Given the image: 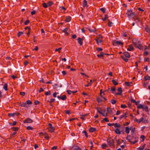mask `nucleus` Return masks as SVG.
Listing matches in <instances>:
<instances>
[{
  "mask_svg": "<svg viewBox=\"0 0 150 150\" xmlns=\"http://www.w3.org/2000/svg\"><path fill=\"white\" fill-rule=\"evenodd\" d=\"M71 18L69 16H67L66 18V19L65 20L66 22H69L71 20Z\"/></svg>",
  "mask_w": 150,
  "mask_h": 150,
  "instance_id": "obj_14",
  "label": "nucleus"
},
{
  "mask_svg": "<svg viewBox=\"0 0 150 150\" xmlns=\"http://www.w3.org/2000/svg\"><path fill=\"white\" fill-rule=\"evenodd\" d=\"M49 127L48 129L49 132L52 133L54 131V127L52 126V124L49 123Z\"/></svg>",
  "mask_w": 150,
  "mask_h": 150,
  "instance_id": "obj_6",
  "label": "nucleus"
},
{
  "mask_svg": "<svg viewBox=\"0 0 150 150\" xmlns=\"http://www.w3.org/2000/svg\"><path fill=\"white\" fill-rule=\"evenodd\" d=\"M117 91L119 92L118 93H115V95L117 96L118 95H122V88L121 87L118 88Z\"/></svg>",
  "mask_w": 150,
  "mask_h": 150,
  "instance_id": "obj_7",
  "label": "nucleus"
},
{
  "mask_svg": "<svg viewBox=\"0 0 150 150\" xmlns=\"http://www.w3.org/2000/svg\"><path fill=\"white\" fill-rule=\"evenodd\" d=\"M100 10L103 13H104L105 12L106 9L103 8H102L100 9Z\"/></svg>",
  "mask_w": 150,
  "mask_h": 150,
  "instance_id": "obj_35",
  "label": "nucleus"
},
{
  "mask_svg": "<svg viewBox=\"0 0 150 150\" xmlns=\"http://www.w3.org/2000/svg\"><path fill=\"white\" fill-rule=\"evenodd\" d=\"M53 4V2L52 1H49L47 3L48 6H50Z\"/></svg>",
  "mask_w": 150,
  "mask_h": 150,
  "instance_id": "obj_31",
  "label": "nucleus"
},
{
  "mask_svg": "<svg viewBox=\"0 0 150 150\" xmlns=\"http://www.w3.org/2000/svg\"><path fill=\"white\" fill-rule=\"evenodd\" d=\"M68 28H65L63 30L62 32L64 33H65L66 35H69L67 31L68 30Z\"/></svg>",
  "mask_w": 150,
  "mask_h": 150,
  "instance_id": "obj_21",
  "label": "nucleus"
},
{
  "mask_svg": "<svg viewBox=\"0 0 150 150\" xmlns=\"http://www.w3.org/2000/svg\"><path fill=\"white\" fill-rule=\"evenodd\" d=\"M83 6L84 8L87 7H88L87 2L86 0H83Z\"/></svg>",
  "mask_w": 150,
  "mask_h": 150,
  "instance_id": "obj_12",
  "label": "nucleus"
},
{
  "mask_svg": "<svg viewBox=\"0 0 150 150\" xmlns=\"http://www.w3.org/2000/svg\"><path fill=\"white\" fill-rule=\"evenodd\" d=\"M88 30L90 32H93L95 33L97 30L96 29L95 27H92V28H89L88 29Z\"/></svg>",
  "mask_w": 150,
  "mask_h": 150,
  "instance_id": "obj_13",
  "label": "nucleus"
},
{
  "mask_svg": "<svg viewBox=\"0 0 150 150\" xmlns=\"http://www.w3.org/2000/svg\"><path fill=\"white\" fill-rule=\"evenodd\" d=\"M103 49L102 48L100 47H98L97 49V50L98 51V52H99V51H101L103 50Z\"/></svg>",
  "mask_w": 150,
  "mask_h": 150,
  "instance_id": "obj_52",
  "label": "nucleus"
},
{
  "mask_svg": "<svg viewBox=\"0 0 150 150\" xmlns=\"http://www.w3.org/2000/svg\"><path fill=\"white\" fill-rule=\"evenodd\" d=\"M61 49H62L61 47H59V48H58V49L57 48L55 49V51L56 52L58 51L60 53V50Z\"/></svg>",
  "mask_w": 150,
  "mask_h": 150,
  "instance_id": "obj_49",
  "label": "nucleus"
},
{
  "mask_svg": "<svg viewBox=\"0 0 150 150\" xmlns=\"http://www.w3.org/2000/svg\"><path fill=\"white\" fill-rule=\"evenodd\" d=\"M130 129L131 130V132L132 135H133L134 134V132L135 131V128H130Z\"/></svg>",
  "mask_w": 150,
  "mask_h": 150,
  "instance_id": "obj_36",
  "label": "nucleus"
},
{
  "mask_svg": "<svg viewBox=\"0 0 150 150\" xmlns=\"http://www.w3.org/2000/svg\"><path fill=\"white\" fill-rule=\"evenodd\" d=\"M27 129L28 130H29L32 129H33V128L30 126H28L27 127Z\"/></svg>",
  "mask_w": 150,
  "mask_h": 150,
  "instance_id": "obj_57",
  "label": "nucleus"
},
{
  "mask_svg": "<svg viewBox=\"0 0 150 150\" xmlns=\"http://www.w3.org/2000/svg\"><path fill=\"white\" fill-rule=\"evenodd\" d=\"M107 110L108 113L111 115H113L115 112V110L114 108H111L109 107L107 108Z\"/></svg>",
  "mask_w": 150,
  "mask_h": 150,
  "instance_id": "obj_4",
  "label": "nucleus"
},
{
  "mask_svg": "<svg viewBox=\"0 0 150 150\" xmlns=\"http://www.w3.org/2000/svg\"><path fill=\"white\" fill-rule=\"evenodd\" d=\"M108 25L109 27L112 26V25L113 23L110 21L109 19H108Z\"/></svg>",
  "mask_w": 150,
  "mask_h": 150,
  "instance_id": "obj_28",
  "label": "nucleus"
},
{
  "mask_svg": "<svg viewBox=\"0 0 150 150\" xmlns=\"http://www.w3.org/2000/svg\"><path fill=\"white\" fill-rule=\"evenodd\" d=\"M62 73L63 74V75L64 76H65L66 75V74H67V73H66V71H62Z\"/></svg>",
  "mask_w": 150,
  "mask_h": 150,
  "instance_id": "obj_60",
  "label": "nucleus"
},
{
  "mask_svg": "<svg viewBox=\"0 0 150 150\" xmlns=\"http://www.w3.org/2000/svg\"><path fill=\"white\" fill-rule=\"evenodd\" d=\"M45 138L46 139H49V137L48 136L47 133H45Z\"/></svg>",
  "mask_w": 150,
  "mask_h": 150,
  "instance_id": "obj_50",
  "label": "nucleus"
},
{
  "mask_svg": "<svg viewBox=\"0 0 150 150\" xmlns=\"http://www.w3.org/2000/svg\"><path fill=\"white\" fill-rule=\"evenodd\" d=\"M113 126H114L115 127H120V125L118 123H114Z\"/></svg>",
  "mask_w": 150,
  "mask_h": 150,
  "instance_id": "obj_26",
  "label": "nucleus"
},
{
  "mask_svg": "<svg viewBox=\"0 0 150 150\" xmlns=\"http://www.w3.org/2000/svg\"><path fill=\"white\" fill-rule=\"evenodd\" d=\"M144 109H143V110H144L146 111L147 112L148 111V107L147 106H145L144 105Z\"/></svg>",
  "mask_w": 150,
  "mask_h": 150,
  "instance_id": "obj_42",
  "label": "nucleus"
},
{
  "mask_svg": "<svg viewBox=\"0 0 150 150\" xmlns=\"http://www.w3.org/2000/svg\"><path fill=\"white\" fill-rule=\"evenodd\" d=\"M15 115L14 113H9L8 114V115L9 116L13 117Z\"/></svg>",
  "mask_w": 150,
  "mask_h": 150,
  "instance_id": "obj_53",
  "label": "nucleus"
},
{
  "mask_svg": "<svg viewBox=\"0 0 150 150\" xmlns=\"http://www.w3.org/2000/svg\"><path fill=\"white\" fill-rule=\"evenodd\" d=\"M32 122V120L30 118H28L25 120L23 121L24 123H30Z\"/></svg>",
  "mask_w": 150,
  "mask_h": 150,
  "instance_id": "obj_10",
  "label": "nucleus"
},
{
  "mask_svg": "<svg viewBox=\"0 0 150 150\" xmlns=\"http://www.w3.org/2000/svg\"><path fill=\"white\" fill-rule=\"evenodd\" d=\"M3 88L6 91L8 90V85L7 84L5 83L4 84Z\"/></svg>",
  "mask_w": 150,
  "mask_h": 150,
  "instance_id": "obj_24",
  "label": "nucleus"
},
{
  "mask_svg": "<svg viewBox=\"0 0 150 150\" xmlns=\"http://www.w3.org/2000/svg\"><path fill=\"white\" fill-rule=\"evenodd\" d=\"M29 104H21V105H20L21 106L27 108L29 107Z\"/></svg>",
  "mask_w": 150,
  "mask_h": 150,
  "instance_id": "obj_20",
  "label": "nucleus"
},
{
  "mask_svg": "<svg viewBox=\"0 0 150 150\" xmlns=\"http://www.w3.org/2000/svg\"><path fill=\"white\" fill-rule=\"evenodd\" d=\"M106 54L105 53H104V52H100V57H103L102 58H103V57L104 55V54Z\"/></svg>",
  "mask_w": 150,
  "mask_h": 150,
  "instance_id": "obj_40",
  "label": "nucleus"
},
{
  "mask_svg": "<svg viewBox=\"0 0 150 150\" xmlns=\"http://www.w3.org/2000/svg\"><path fill=\"white\" fill-rule=\"evenodd\" d=\"M127 107V106L124 104H122L121 105V107L123 108H125Z\"/></svg>",
  "mask_w": 150,
  "mask_h": 150,
  "instance_id": "obj_64",
  "label": "nucleus"
},
{
  "mask_svg": "<svg viewBox=\"0 0 150 150\" xmlns=\"http://www.w3.org/2000/svg\"><path fill=\"white\" fill-rule=\"evenodd\" d=\"M116 100L114 99H112L111 100V103H116Z\"/></svg>",
  "mask_w": 150,
  "mask_h": 150,
  "instance_id": "obj_51",
  "label": "nucleus"
},
{
  "mask_svg": "<svg viewBox=\"0 0 150 150\" xmlns=\"http://www.w3.org/2000/svg\"><path fill=\"white\" fill-rule=\"evenodd\" d=\"M129 100L131 102H132V103H136V101L135 100H134L132 98H130L129 99Z\"/></svg>",
  "mask_w": 150,
  "mask_h": 150,
  "instance_id": "obj_30",
  "label": "nucleus"
},
{
  "mask_svg": "<svg viewBox=\"0 0 150 150\" xmlns=\"http://www.w3.org/2000/svg\"><path fill=\"white\" fill-rule=\"evenodd\" d=\"M127 114H128V113L127 112H125L123 115H121L119 117V119H121L122 118H124V117L126 118V117H127Z\"/></svg>",
  "mask_w": 150,
  "mask_h": 150,
  "instance_id": "obj_8",
  "label": "nucleus"
},
{
  "mask_svg": "<svg viewBox=\"0 0 150 150\" xmlns=\"http://www.w3.org/2000/svg\"><path fill=\"white\" fill-rule=\"evenodd\" d=\"M121 58L124 60L125 62H127L128 61V59L127 58H125L123 56H121Z\"/></svg>",
  "mask_w": 150,
  "mask_h": 150,
  "instance_id": "obj_33",
  "label": "nucleus"
},
{
  "mask_svg": "<svg viewBox=\"0 0 150 150\" xmlns=\"http://www.w3.org/2000/svg\"><path fill=\"white\" fill-rule=\"evenodd\" d=\"M146 31L147 33H150V28H148V26L147 25L145 28Z\"/></svg>",
  "mask_w": 150,
  "mask_h": 150,
  "instance_id": "obj_32",
  "label": "nucleus"
},
{
  "mask_svg": "<svg viewBox=\"0 0 150 150\" xmlns=\"http://www.w3.org/2000/svg\"><path fill=\"white\" fill-rule=\"evenodd\" d=\"M133 18L134 21H136V23H138V22H139L140 21V20L138 17L136 18Z\"/></svg>",
  "mask_w": 150,
  "mask_h": 150,
  "instance_id": "obj_37",
  "label": "nucleus"
},
{
  "mask_svg": "<svg viewBox=\"0 0 150 150\" xmlns=\"http://www.w3.org/2000/svg\"><path fill=\"white\" fill-rule=\"evenodd\" d=\"M50 93L51 92L50 91L45 92V94L46 96L50 95Z\"/></svg>",
  "mask_w": 150,
  "mask_h": 150,
  "instance_id": "obj_45",
  "label": "nucleus"
},
{
  "mask_svg": "<svg viewBox=\"0 0 150 150\" xmlns=\"http://www.w3.org/2000/svg\"><path fill=\"white\" fill-rule=\"evenodd\" d=\"M123 54L125 57L129 58L130 57V55L128 52H123Z\"/></svg>",
  "mask_w": 150,
  "mask_h": 150,
  "instance_id": "obj_11",
  "label": "nucleus"
},
{
  "mask_svg": "<svg viewBox=\"0 0 150 150\" xmlns=\"http://www.w3.org/2000/svg\"><path fill=\"white\" fill-rule=\"evenodd\" d=\"M122 36L125 37H127L128 36L126 32H123V33Z\"/></svg>",
  "mask_w": 150,
  "mask_h": 150,
  "instance_id": "obj_46",
  "label": "nucleus"
},
{
  "mask_svg": "<svg viewBox=\"0 0 150 150\" xmlns=\"http://www.w3.org/2000/svg\"><path fill=\"white\" fill-rule=\"evenodd\" d=\"M132 137L130 135H128L126 137V139L127 140L130 142H131V140L132 139Z\"/></svg>",
  "mask_w": 150,
  "mask_h": 150,
  "instance_id": "obj_19",
  "label": "nucleus"
},
{
  "mask_svg": "<svg viewBox=\"0 0 150 150\" xmlns=\"http://www.w3.org/2000/svg\"><path fill=\"white\" fill-rule=\"evenodd\" d=\"M36 12L35 10H33V11L31 12V14L32 15H34L35 14Z\"/></svg>",
  "mask_w": 150,
  "mask_h": 150,
  "instance_id": "obj_59",
  "label": "nucleus"
},
{
  "mask_svg": "<svg viewBox=\"0 0 150 150\" xmlns=\"http://www.w3.org/2000/svg\"><path fill=\"white\" fill-rule=\"evenodd\" d=\"M125 84L128 86H130L131 85L130 84V82H125Z\"/></svg>",
  "mask_w": 150,
  "mask_h": 150,
  "instance_id": "obj_41",
  "label": "nucleus"
},
{
  "mask_svg": "<svg viewBox=\"0 0 150 150\" xmlns=\"http://www.w3.org/2000/svg\"><path fill=\"white\" fill-rule=\"evenodd\" d=\"M108 15H107L105 14V15L104 18H103L102 19V20L103 21H106L107 19V20L108 19Z\"/></svg>",
  "mask_w": 150,
  "mask_h": 150,
  "instance_id": "obj_27",
  "label": "nucleus"
},
{
  "mask_svg": "<svg viewBox=\"0 0 150 150\" xmlns=\"http://www.w3.org/2000/svg\"><path fill=\"white\" fill-rule=\"evenodd\" d=\"M128 17H132L133 18L135 16V14L134 12H133L132 9L127 10V12L126 13Z\"/></svg>",
  "mask_w": 150,
  "mask_h": 150,
  "instance_id": "obj_3",
  "label": "nucleus"
},
{
  "mask_svg": "<svg viewBox=\"0 0 150 150\" xmlns=\"http://www.w3.org/2000/svg\"><path fill=\"white\" fill-rule=\"evenodd\" d=\"M111 91L112 92L115 91V87H111Z\"/></svg>",
  "mask_w": 150,
  "mask_h": 150,
  "instance_id": "obj_58",
  "label": "nucleus"
},
{
  "mask_svg": "<svg viewBox=\"0 0 150 150\" xmlns=\"http://www.w3.org/2000/svg\"><path fill=\"white\" fill-rule=\"evenodd\" d=\"M138 104H136L137 105V107L138 108H139V109H144V105L141 104H140V105H138Z\"/></svg>",
  "mask_w": 150,
  "mask_h": 150,
  "instance_id": "obj_17",
  "label": "nucleus"
},
{
  "mask_svg": "<svg viewBox=\"0 0 150 150\" xmlns=\"http://www.w3.org/2000/svg\"><path fill=\"white\" fill-rule=\"evenodd\" d=\"M96 109L98 112L101 115L105 117L107 116V113L105 112V110L102 109L100 108H97Z\"/></svg>",
  "mask_w": 150,
  "mask_h": 150,
  "instance_id": "obj_2",
  "label": "nucleus"
},
{
  "mask_svg": "<svg viewBox=\"0 0 150 150\" xmlns=\"http://www.w3.org/2000/svg\"><path fill=\"white\" fill-rule=\"evenodd\" d=\"M140 138L142 139V142H143L144 141V139H145V136L144 135H141L140 136Z\"/></svg>",
  "mask_w": 150,
  "mask_h": 150,
  "instance_id": "obj_55",
  "label": "nucleus"
},
{
  "mask_svg": "<svg viewBox=\"0 0 150 150\" xmlns=\"http://www.w3.org/2000/svg\"><path fill=\"white\" fill-rule=\"evenodd\" d=\"M107 146V145L105 144H103L102 145V147L103 149H105Z\"/></svg>",
  "mask_w": 150,
  "mask_h": 150,
  "instance_id": "obj_48",
  "label": "nucleus"
},
{
  "mask_svg": "<svg viewBox=\"0 0 150 150\" xmlns=\"http://www.w3.org/2000/svg\"><path fill=\"white\" fill-rule=\"evenodd\" d=\"M29 62L27 61H25L24 62V64L25 66V67L28 64Z\"/></svg>",
  "mask_w": 150,
  "mask_h": 150,
  "instance_id": "obj_56",
  "label": "nucleus"
},
{
  "mask_svg": "<svg viewBox=\"0 0 150 150\" xmlns=\"http://www.w3.org/2000/svg\"><path fill=\"white\" fill-rule=\"evenodd\" d=\"M105 92V91H102V90L101 89L100 90V95L101 96V98L103 97V95H102V94H103V95H104V92Z\"/></svg>",
  "mask_w": 150,
  "mask_h": 150,
  "instance_id": "obj_43",
  "label": "nucleus"
},
{
  "mask_svg": "<svg viewBox=\"0 0 150 150\" xmlns=\"http://www.w3.org/2000/svg\"><path fill=\"white\" fill-rule=\"evenodd\" d=\"M147 80H150V76L148 75L145 76L144 77V81H146Z\"/></svg>",
  "mask_w": 150,
  "mask_h": 150,
  "instance_id": "obj_16",
  "label": "nucleus"
},
{
  "mask_svg": "<svg viewBox=\"0 0 150 150\" xmlns=\"http://www.w3.org/2000/svg\"><path fill=\"white\" fill-rule=\"evenodd\" d=\"M115 43L117 45H122V46H123L124 44L123 42L118 40L116 41L115 42Z\"/></svg>",
  "mask_w": 150,
  "mask_h": 150,
  "instance_id": "obj_18",
  "label": "nucleus"
},
{
  "mask_svg": "<svg viewBox=\"0 0 150 150\" xmlns=\"http://www.w3.org/2000/svg\"><path fill=\"white\" fill-rule=\"evenodd\" d=\"M134 50L132 45L131 44L127 48V50L128 51H132Z\"/></svg>",
  "mask_w": 150,
  "mask_h": 150,
  "instance_id": "obj_9",
  "label": "nucleus"
},
{
  "mask_svg": "<svg viewBox=\"0 0 150 150\" xmlns=\"http://www.w3.org/2000/svg\"><path fill=\"white\" fill-rule=\"evenodd\" d=\"M108 144L110 146H112L114 144L113 139L111 138H109L107 139Z\"/></svg>",
  "mask_w": 150,
  "mask_h": 150,
  "instance_id": "obj_5",
  "label": "nucleus"
},
{
  "mask_svg": "<svg viewBox=\"0 0 150 150\" xmlns=\"http://www.w3.org/2000/svg\"><path fill=\"white\" fill-rule=\"evenodd\" d=\"M112 82L115 86H116L118 84V83L114 79L112 80Z\"/></svg>",
  "mask_w": 150,
  "mask_h": 150,
  "instance_id": "obj_25",
  "label": "nucleus"
},
{
  "mask_svg": "<svg viewBox=\"0 0 150 150\" xmlns=\"http://www.w3.org/2000/svg\"><path fill=\"white\" fill-rule=\"evenodd\" d=\"M25 93L24 92H20V94L22 96H24L25 95Z\"/></svg>",
  "mask_w": 150,
  "mask_h": 150,
  "instance_id": "obj_62",
  "label": "nucleus"
},
{
  "mask_svg": "<svg viewBox=\"0 0 150 150\" xmlns=\"http://www.w3.org/2000/svg\"><path fill=\"white\" fill-rule=\"evenodd\" d=\"M67 98L66 95H64L61 97V99L62 100H66Z\"/></svg>",
  "mask_w": 150,
  "mask_h": 150,
  "instance_id": "obj_34",
  "label": "nucleus"
},
{
  "mask_svg": "<svg viewBox=\"0 0 150 150\" xmlns=\"http://www.w3.org/2000/svg\"><path fill=\"white\" fill-rule=\"evenodd\" d=\"M60 8H61V10H62V9L64 10V12L65 11V10H66V8L63 6L60 7Z\"/></svg>",
  "mask_w": 150,
  "mask_h": 150,
  "instance_id": "obj_63",
  "label": "nucleus"
},
{
  "mask_svg": "<svg viewBox=\"0 0 150 150\" xmlns=\"http://www.w3.org/2000/svg\"><path fill=\"white\" fill-rule=\"evenodd\" d=\"M144 120V118L143 117H141L139 120H138V123H140L142 121Z\"/></svg>",
  "mask_w": 150,
  "mask_h": 150,
  "instance_id": "obj_47",
  "label": "nucleus"
},
{
  "mask_svg": "<svg viewBox=\"0 0 150 150\" xmlns=\"http://www.w3.org/2000/svg\"><path fill=\"white\" fill-rule=\"evenodd\" d=\"M115 132L117 134H121V132L119 130V129L118 128H116V129L115 130Z\"/></svg>",
  "mask_w": 150,
  "mask_h": 150,
  "instance_id": "obj_22",
  "label": "nucleus"
},
{
  "mask_svg": "<svg viewBox=\"0 0 150 150\" xmlns=\"http://www.w3.org/2000/svg\"><path fill=\"white\" fill-rule=\"evenodd\" d=\"M30 21L28 20H26L24 23V24L25 25H27L29 23Z\"/></svg>",
  "mask_w": 150,
  "mask_h": 150,
  "instance_id": "obj_54",
  "label": "nucleus"
},
{
  "mask_svg": "<svg viewBox=\"0 0 150 150\" xmlns=\"http://www.w3.org/2000/svg\"><path fill=\"white\" fill-rule=\"evenodd\" d=\"M99 38H98V37L97 38H95V40L96 41L97 44L98 45L99 44V41L98 39Z\"/></svg>",
  "mask_w": 150,
  "mask_h": 150,
  "instance_id": "obj_61",
  "label": "nucleus"
},
{
  "mask_svg": "<svg viewBox=\"0 0 150 150\" xmlns=\"http://www.w3.org/2000/svg\"><path fill=\"white\" fill-rule=\"evenodd\" d=\"M42 5L45 8H47L48 7L47 3H46L44 2L42 4Z\"/></svg>",
  "mask_w": 150,
  "mask_h": 150,
  "instance_id": "obj_38",
  "label": "nucleus"
},
{
  "mask_svg": "<svg viewBox=\"0 0 150 150\" xmlns=\"http://www.w3.org/2000/svg\"><path fill=\"white\" fill-rule=\"evenodd\" d=\"M96 129L95 128L91 127L89 129V131L91 132H93L96 131Z\"/></svg>",
  "mask_w": 150,
  "mask_h": 150,
  "instance_id": "obj_23",
  "label": "nucleus"
},
{
  "mask_svg": "<svg viewBox=\"0 0 150 150\" xmlns=\"http://www.w3.org/2000/svg\"><path fill=\"white\" fill-rule=\"evenodd\" d=\"M132 42L135 47L140 50L143 49V47L140 40H138L136 38H134L132 40Z\"/></svg>",
  "mask_w": 150,
  "mask_h": 150,
  "instance_id": "obj_1",
  "label": "nucleus"
},
{
  "mask_svg": "<svg viewBox=\"0 0 150 150\" xmlns=\"http://www.w3.org/2000/svg\"><path fill=\"white\" fill-rule=\"evenodd\" d=\"M129 129H130L128 127H126L125 128V132L127 134H128L129 133Z\"/></svg>",
  "mask_w": 150,
  "mask_h": 150,
  "instance_id": "obj_29",
  "label": "nucleus"
},
{
  "mask_svg": "<svg viewBox=\"0 0 150 150\" xmlns=\"http://www.w3.org/2000/svg\"><path fill=\"white\" fill-rule=\"evenodd\" d=\"M23 34V32L19 31L18 32L17 36L18 37H20V36L22 34Z\"/></svg>",
  "mask_w": 150,
  "mask_h": 150,
  "instance_id": "obj_44",
  "label": "nucleus"
},
{
  "mask_svg": "<svg viewBox=\"0 0 150 150\" xmlns=\"http://www.w3.org/2000/svg\"><path fill=\"white\" fill-rule=\"evenodd\" d=\"M78 41V43L80 45H82L83 44V42L82 41V39L80 37H79L77 39Z\"/></svg>",
  "mask_w": 150,
  "mask_h": 150,
  "instance_id": "obj_15",
  "label": "nucleus"
},
{
  "mask_svg": "<svg viewBox=\"0 0 150 150\" xmlns=\"http://www.w3.org/2000/svg\"><path fill=\"white\" fill-rule=\"evenodd\" d=\"M97 100L98 103L103 102V99H101V98H97Z\"/></svg>",
  "mask_w": 150,
  "mask_h": 150,
  "instance_id": "obj_39",
  "label": "nucleus"
}]
</instances>
